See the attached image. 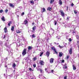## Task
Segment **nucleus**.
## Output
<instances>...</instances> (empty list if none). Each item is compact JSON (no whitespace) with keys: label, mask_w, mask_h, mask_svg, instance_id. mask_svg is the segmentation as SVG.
Here are the masks:
<instances>
[{"label":"nucleus","mask_w":79,"mask_h":79,"mask_svg":"<svg viewBox=\"0 0 79 79\" xmlns=\"http://www.w3.org/2000/svg\"><path fill=\"white\" fill-rule=\"evenodd\" d=\"M27 48L24 49L22 52V54L23 56H24L27 53Z\"/></svg>","instance_id":"nucleus-1"},{"label":"nucleus","mask_w":79,"mask_h":79,"mask_svg":"<svg viewBox=\"0 0 79 79\" xmlns=\"http://www.w3.org/2000/svg\"><path fill=\"white\" fill-rule=\"evenodd\" d=\"M59 12L60 13L61 15L62 16V17H64L65 15H64V13L63 12V10H60Z\"/></svg>","instance_id":"nucleus-2"},{"label":"nucleus","mask_w":79,"mask_h":79,"mask_svg":"<svg viewBox=\"0 0 79 79\" xmlns=\"http://www.w3.org/2000/svg\"><path fill=\"white\" fill-rule=\"evenodd\" d=\"M51 49H52V50H54V52H55L56 54L58 55V52H56V48H55L54 47H53L51 48Z\"/></svg>","instance_id":"nucleus-3"},{"label":"nucleus","mask_w":79,"mask_h":79,"mask_svg":"<svg viewBox=\"0 0 79 79\" xmlns=\"http://www.w3.org/2000/svg\"><path fill=\"white\" fill-rule=\"evenodd\" d=\"M53 61H54V58H51L50 60V62L51 63H53Z\"/></svg>","instance_id":"nucleus-4"},{"label":"nucleus","mask_w":79,"mask_h":79,"mask_svg":"<svg viewBox=\"0 0 79 79\" xmlns=\"http://www.w3.org/2000/svg\"><path fill=\"white\" fill-rule=\"evenodd\" d=\"M28 23V21L26 20H25L24 22H23V24H27Z\"/></svg>","instance_id":"nucleus-5"},{"label":"nucleus","mask_w":79,"mask_h":79,"mask_svg":"<svg viewBox=\"0 0 79 79\" xmlns=\"http://www.w3.org/2000/svg\"><path fill=\"white\" fill-rule=\"evenodd\" d=\"M50 54V51H47V52L46 53V55L47 57H48V56H49Z\"/></svg>","instance_id":"nucleus-6"},{"label":"nucleus","mask_w":79,"mask_h":79,"mask_svg":"<svg viewBox=\"0 0 79 79\" xmlns=\"http://www.w3.org/2000/svg\"><path fill=\"white\" fill-rule=\"evenodd\" d=\"M40 64L41 66H44V62L43 60H41L40 62Z\"/></svg>","instance_id":"nucleus-7"},{"label":"nucleus","mask_w":79,"mask_h":79,"mask_svg":"<svg viewBox=\"0 0 79 79\" xmlns=\"http://www.w3.org/2000/svg\"><path fill=\"white\" fill-rule=\"evenodd\" d=\"M9 5L10 7H11V8H15V6L12 3H9Z\"/></svg>","instance_id":"nucleus-8"},{"label":"nucleus","mask_w":79,"mask_h":79,"mask_svg":"<svg viewBox=\"0 0 79 79\" xmlns=\"http://www.w3.org/2000/svg\"><path fill=\"white\" fill-rule=\"evenodd\" d=\"M63 55V53L62 52H60L59 54V57H61Z\"/></svg>","instance_id":"nucleus-9"},{"label":"nucleus","mask_w":79,"mask_h":79,"mask_svg":"<svg viewBox=\"0 0 79 79\" xmlns=\"http://www.w3.org/2000/svg\"><path fill=\"white\" fill-rule=\"evenodd\" d=\"M73 52V49H72V48H71L70 49V50H69V53L70 55H71L72 54V52Z\"/></svg>","instance_id":"nucleus-10"},{"label":"nucleus","mask_w":79,"mask_h":79,"mask_svg":"<svg viewBox=\"0 0 79 79\" xmlns=\"http://www.w3.org/2000/svg\"><path fill=\"white\" fill-rule=\"evenodd\" d=\"M16 32L17 34H19L21 32V31L18 29L16 30Z\"/></svg>","instance_id":"nucleus-11"},{"label":"nucleus","mask_w":79,"mask_h":79,"mask_svg":"<svg viewBox=\"0 0 79 79\" xmlns=\"http://www.w3.org/2000/svg\"><path fill=\"white\" fill-rule=\"evenodd\" d=\"M4 31L5 33H6L7 32H8V30H7V28L6 27H5L4 29Z\"/></svg>","instance_id":"nucleus-12"},{"label":"nucleus","mask_w":79,"mask_h":79,"mask_svg":"<svg viewBox=\"0 0 79 79\" xmlns=\"http://www.w3.org/2000/svg\"><path fill=\"white\" fill-rule=\"evenodd\" d=\"M28 50H32V47L31 46H29L28 48Z\"/></svg>","instance_id":"nucleus-13"},{"label":"nucleus","mask_w":79,"mask_h":79,"mask_svg":"<svg viewBox=\"0 0 79 79\" xmlns=\"http://www.w3.org/2000/svg\"><path fill=\"white\" fill-rule=\"evenodd\" d=\"M12 24V23L11 22V21H10L9 22V23H8L7 25L9 26H10V24Z\"/></svg>","instance_id":"nucleus-14"},{"label":"nucleus","mask_w":79,"mask_h":79,"mask_svg":"<svg viewBox=\"0 0 79 79\" xmlns=\"http://www.w3.org/2000/svg\"><path fill=\"white\" fill-rule=\"evenodd\" d=\"M59 3L60 5H62V1L61 0H59Z\"/></svg>","instance_id":"nucleus-15"},{"label":"nucleus","mask_w":79,"mask_h":79,"mask_svg":"<svg viewBox=\"0 0 79 79\" xmlns=\"http://www.w3.org/2000/svg\"><path fill=\"white\" fill-rule=\"evenodd\" d=\"M32 29H33V31H35V29H36V26H34Z\"/></svg>","instance_id":"nucleus-16"},{"label":"nucleus","mask_w":79,"mask_h":79,"mask_svg":"<svg viewBox=\"0 0 79 79\" xmlns=\"http://www.w3.org/2000/svg\"><path fill=\"white\" fill-rule=\"evenodd\" d=\"M73 70H76V66L73 65Z\"/></svg>","instance_id":"nucleus-17"},{"label":"nucleus","mask_w":79,"mask_h":79,"mask_svg":"<svg viewBox=\"0 0 79 79\" xmlns=\"http://www.w3.org/2000/svg\"><path fill=\"white\" fill-rule=\"evenodd\" d=\"M1 19L2 21H5V17L4 16H3L2 18Z\"/></svg>","instance_id":"nucleus-18"},{"label":"nucleus","mask_w":79,"mask_h":79,"mask_svg":"<svg viewBox=\"0 0 79 79\" xmlns=\"http://www.w3.org/2000/svg\"><path fill=\"white\" fill-rule=\"evenodd\" d=\"M47 10L48 11H52V8L48 7L47 9Z\"/></svg>","instance_id":"nucleus-19"},{"label":"nucleus","mask_w":79,"mask_h":79,"mask_svg":"<svg viewBox=\"0 0 79 79\" xmlns=\"http://www.w3.org/2000/svg\"><path fill=\"white\" fill-rule=\"evenodd\" d=\"M14 29H15L14 26L12 27H11V31H14Z\"/></svg>","instance_id":"nucleus-20"},{"label":"nucleus","mask_w":79,"mask_h":79,"mask_svg":"<svg viewBox=\"0 0 79 79\" xmlns=\"http://www.w3.org/2000/svg\"><path fill=\"white\" fill-rule=\"evenodd\" d=\"M7 43L6 42L4 44V45L6 47H8V45L7 44Z\"/></svg>","instance_id":"nucleus-21"},{"label":"nucleus","mask_w":79,"mask_h":79,"mask_svg":"<svg viewBox=\"0 0 79 79\" xmlns=\"http://www.w3.org/2000/svg\"><path fill=\"white\" fill-rule=\"evenodd\" d=\"M30 2L31 3H32L33 5H34V1H33V0L31 1Z\"/></svg>","instance_id":"nucleus-22"},{"label":"nucleus","mask_w":79,"mask_h":79,"mask_svg":"<svg viewBox=\"0 0 79 79\" xmlns=\"http://www.w3.org/2000/svg\"><path fill=\"white\" fill-rule=\"evenodd\" d=\"M33 59V61H36V60H37V57H35Z\"/></svg>","instance_id":"nucleus-23"},{"label":"nucleus","mask_w":79,"mask_h":79,"mask_svg":"<svg viewBox=\"0 0 79 79\" xmlns=\"http://www.w3.org/2000/svg\"><path fill=\"white\" fill-rule=\"evenodd\" d=\"M16 64L15 63H14L13 65H12V66L13 68H15L16 66Z\"/></svg>","instance_id":"nucleus-24"},{"label":"nucleus","mask_w":79,"mask_h":79,"mask_svg":"<svg viewBox=\"0 0 79 79\" xmlns=\"http://www.w3.org/2000/svg\"><path fill=\"white\" fill-rule=\"evenodd\" d=\"M54 23L55 25L56 26V24H57V22H56V20H55Z\"/></svg>","instance_id":"nucleus-25"},{"label":"nucleus","mask_w":79,"mask_h":79,"mask_svg":"<svg viewBox=\"0 0 79 79\" xmlns=\"http://www.w3.org/2000/svg\"><path fill=\"white\" fill-rule=\"evenodd\" d=\"M66 65H67L66 64H65L64 66L65 69H67V68H68V67L66 66Z\"/></svg>","instance_id":"nucleus-26"},{"label":"nucleus","mask_w":79,"mask_h":79,"mask_svg":"<svg viewBox=\"0 0 79 79\" xmlns=\"http://www.w3.org/2000/svg\"><path fill=\"white\" fill-rule=\"evenodd\" d=\"M53 2H54V0H51L50 2V3L52 4Z\"/></svg>","instance_id":"nucleus-27"},{"label":"nucleus","mask_w":79,"mask_h":79,"mask_svg":"<svg viewBox=\"0 0 79 79\" xmlns=\"http://www.w3.org/2000/svg\"><path fill=\"white\" fill-rule=\"evenodd\" d=\"M59 48H63L64 47L63 46H61L60 45H59Z\"/></svg>","instance_id":"nucleus-28"},{"label":"nucleus","mask_w":79,"mask_h":79,"mask_svg":"<svg viewBox=\"0 0 79 79\" xmlns=\"http://www.w3.org/2000/svg\"><path fill=\"white\" fill-rule=\"evenodd\" d=\"M42 9L43 10V11H42L43 12H45V8H42Z\"/></svg>","instance_id":"nucleus-29"},{"label":"nucleus","mask_w":79,"mask_h":79,"mask_svg":"<svg viewBox=\"0 0 79 79\" xmlns=\"http://www.w3.org/2000/svg\"><path fill=\"white\" fill-rule=\"evenodd\" d=\"M74 13L75 14H77V10H74Z\"/></svg>","instance_id":"nucleus-30"},{"label":"nucleus","mask_w":79,"mask_h":79,"mask_svg":"<svg viewBox=\"0 0 79 79\" xmlns=\"http://www.w3.org/2000/svg\"><path fill=\"white\" fill-rule=\"evenodd\" d=\"M76 38L78 40H79V36L78 35H77L76 36Z\"/></svg>","instance_id":"nucleus-31"},{"label":"nucleus","mask_w":79,"mask_h":79,"mask_svg":"<svg viewBox=\"0 0 79 79\" xmlns=\"http://www.w3.org/2000/svg\"><path fill=\"white\" fill-rule=\"evenodd\" d=\"M44 53V52H42L40 55V56H42V55H43V54Z\"/></svg>","instance_id":"nucleus-32"},{"label":"nucleus","mask_w":79,"mask_h":79,"mask_svg":"<svg viewBox=\"0 0 79 79\" xmlns=\"http://www.w3.org/2000/svg\"><path fill=\"white\" fill-rule=\"evenodd\" d=\"M32 37H33V38H35V35H34V34H33V35H32Z\"/></svg>","instance_id":"nucleus-33"},{"label":"nucleus","mask_w":79,"mask_h":79,"mask_svg":"<svg viewBox=\"0 0 79 79\" xmlns=\"http://www.w3.org/2000/svg\"><path fill=\"white\" fill-rule=\"evenodd\" d=\"M8 11V9L6 10L5 11V13H7Z\"/></svg>","instance_id":"nucleus-34"},{"label":"nucleus","mask_w":79,"mask_h":79,"mask_svg":"<svg viewBox=\"0 0 79 79\" xmlns=\"http://www.w3.org/2000/svg\"><path fill=\"white\" fill-rule=\"evenodd\" d=\"M69 42H71L72 41V40H71V38H69Z\"/></svg>","instance_id":"nucleus-35"},{"label":"nucleus","mask_w":79,"mask_h":79,"mask_svg":"<svg viewBox=\"0 0 79 79\" xmlns=\"http://www.w3.org/2000/svg\"><path fill=\"white\" fill-rule=\"evenodd\" d=\"M3 10H0V13H2L3 12Z\"/></svg>","instance_id":"nucleus-36"},{"label":"nucleus","mask_w":79,"mask_h":79,"mask_svg":"<svg viewBox=\"0 0 79 79\" xmlns=\"http://www.w3.org/2000/svg\"><path fill=\"white\" fill-rule=\"evenodd\" d=\"M64 79H67V76L64 77Z\"/></svg>","instance_id":"nucleus-37"},{"label":"nucleus","mask_w":79,"mask_h":79,"mask_svg":"<svg viewBox=\"0 0 79 79\" xmlns=\"http://www.w3.org/2000/svg\"><path fill=\"white\" fill-rule=\"evenodd\" d=\"M23 15H24V12H22V13L21 14L22 16H23Z\"/></svg>","instance_id":"nucleus-38"},{"label":"nucleus","mask_w":79,"mask_h":79,"mask_svg":"<svg viewBox=\"0 0 79 79\" xmlns=\"http://www.w3.org/2000/svg\"><path fill=\"white\" fill-rule=\"evenodd\" d=\"M33 66L34 68H35V67H36V64H34L33 65Z\"/></svg>","instance_id":"nucleus-39"},{"label":"nucleus","mask_w":79,"mask_h":79,"mask_svg":"<svg viewBox=\"0 0 79 79\" xmlns=\"http://www.w3.org/2000/svg\"><path fill=\"white\" fill-rule=\"evenodd\" d=\"M40 73H42V70L40 69Z\"/></svg>","instance_id":"nucleus-40"},{"label":"nucleus","mask_w":79,"mask_h":79,"mask_svg":"<svg viewBox=\"0 0 79 79\" xmlns=\"http://www.w3.org/2000/svg\"><path fill=\"white\" fill-rule=\"evenodd\" d=\"M61 63H64V60H62V62Z\"/></svg>","instance_id":"nucleus-41"},{"label":"nucleus","mask_w":79,"mask_h":79,"mask_svg":"<svg viewBox=\"0 0 79 79\" xmlns=\"http://www.w3.org/2000/svg\"><path fill=\"white\" fill-rule=\"evenodd\" d=\"M6 38L5 37V35H4V37H3V39H5Z\"/></svg>","instance_id":"nucleus-42"},{"label":"nucleus","mask_w":79,"mask_h":79,"mask_svg":"<svg viewBox=\"0 0 79 79\" xmlns=\"http://www.w3.org/2000/svg\"><path fill=\"white\" fill-rule=\"evenodd\" d=\"M74 4H73V3H72L71 4V6H74Z\"/></svg>","instance_id":"nucleus-43"},{"label":"nucleus","mask_w":79,"mask_h":79,"mask_svg":"<svg viewBox=\"0 0 79 79\" xmlns=\"http://www.w3.org/2000/svg\"><path fill=\"white\" fill-rule=\"evenodd\" d=\"M29 70H30V71H32V69L31 68H29Z\"/></svg>","instance_id":"nucleus-44"},{"label":"nucleus","mask_w":79,"mask_h":79,"mask_svg":"<svg viewBox=\"0 0 79 79\" xmlns=\"http://www.w3.org/2000/svg\"><path fill=\"white\" fill-rule=\"evenodd\" d=\"M66 8H67V11H68V6H67Z\"/></svg>","instance_id":"nucleus-45"},{"label":"nucleus","mask_w":79,"mask_h":79,"mask_svg":"<svg viewBox=\"0 0 79 79\" xmlns=\"http://www.w3.org/2000/svg\"><path fill=\"white\" fill-rule=\"evenodd\" d=\"M69 56H67V59H69Z\"/></svg>","instance_id":"nucleus-46"},{"label":"nucleus","mask_w":79,"mask_h":79,"mask_svg":"<svg viewBox=\"0 0 79 79\" xmlns=\"http://www.w3.org/2000/svg\"><path fill=\"white\" fill-rule=\"evenodd\" d=\"M40 68H39V69H37V71H40Z\"/></svg>","instance_id":"nucleus-47"},{"label":"nucleus","mask_w":79,"mask_h":79,"mask_svg":"<svg viewBox=\"0 0 79 79\" xmlns=\"http://www.w3.org/2000/svg\"><path fill=\"white\" fill-rule=\"evenodd\" d=\"M34 24H35V23H34V22H33L32 23V25H34Z\"/></svg>","instance_id":"nucleus-48"},{"label":"nucleus","mask_w":79,"mask_h":79,"mask_svg":"<svg viewBox=\"0 0 79 79\" xmlns=\"http://www.w3.org/2000/svg\"><path fill=\"white\" fill-rule=\"evenodd\" d=\"M74 33H76V31H74L72 32V34H74Z\"/></svg>","instance_id":"nucleus-49"},{"label":"nucleus","mask_w":79,"mask_h":79,"mask_svg":"<svg viewBox=\"0 0 79 79\" xmlns=\"http://www.w3.org/2000/svg\"><path fill=\"white\" fill-rule=\"evenodd\" d=\"M53 71H54L53 70H51L52 73H53Z\"/></svg>","instance_id":"nucleus-50"},{"label":"nucleus","mask_w":79,"mask_h":79,"mask_svg":"<svg viewBox=\"0 0 79 79\" xmlns=\"http://www.w3.org/2000/svg\"><path fill=\"white\" fill-rule=\"evenodd\" d=\"M67 19H68V20H69V17H67Z\"/></svg>","instance_id":"nucleus-51"},{"label":"nucleus","mask_w":79,"mask_h":79,"mask_svg":"<svg viewBox=\"0 0 79 79\" xmlns=\"http://www.w3.org/2000/svg\"><path fill=\"white\" fill-rule=\"evenodd\" d=\"M77 44L79 43V41H77Z\"/></svg>","instance_id":"nucleus-52"},{"label":"nucleus","mask_w":79,"mask_h":79,"mask_svg":"<svg viewBox=\"0 0 79 79\" xmlns=\"http://www.w3.org/2000/svg\"><path fill=\"white\" fill-rule=\"evenodd\" d=\"M78 50H79V45H78Z\"/></svg>","instance_id":"nucleus-53"},{"label":"nucleus","mask_w":79,"mask_h":79,"mask_svg":"<svg viewBox=\"0 0 79 79\" xmlns=\"http://www.w3.org/2000/svg\"><path fill=\"white\" fill-rule=\"evenodd\" d=\"M47 68L45 69V70L47 71Z\"/></svg>","instance_id":"nucleus-54"},{"label":"nucleus","mask_w":79,"mask_h":79,"mask_svg":"<svg viewBox=\"0 0 79 79\" xmlns=\"http://www.w3.org/2000/svg\"><path fill=\"white\" fill-rule=\"evenodd\" d=\"M61 19H61V18H60V20L61 21Z\"/></svg>","instance_id":"nucleus-55"},{"label":"nucleus","mask_w":79,"mask_h":79,"mask_svg":"<svg viewBox=\"0 0 79 79\" xmlns=\"http://www.w3.org/2000/svg\"><path fill=\"white\" fill-rule=\"evenodd\" d=\"M5 66V67H7V65H6Z\"/></svg>","instance_id":"nucleus-56"},{"label":"nucleus","mask_w":79,"mask_h":79,"mask_svg":"<svg viewBox=\"0 0 79 79\" xmlns=\"http://www.w3.org/2000/svg\"><path fill=\"white\" fill-rule=\"evenodd\" d=\"M54 44H56V43H54Z\"/></svg>","instance_id":"nucleus-57"},{"label":"nucleus","mask_w":79,"mask_h":79,"mask_svg":"<svg viewBox=\"0 0 79 79\" xmlns=\"http://www.w3.org/2000/svg\"><path fill=\"white\" fill-rule=\"evenodd\" d=\"M31 79H34V78H31Z\"/></svg>","instance_id":"nucleus-58"},{"label":"nucleus","mask_w":79,"mask_h":79,"mask_svg":"<svg viewBox=\"0 0 79 79\" xmlns=\"http://www.w3.org/2000/svg\"><path fill=\"white\" fill-rule=\"evenodd\" d=\"M35 1H36L37 0H34Z\"/></svg>","instance_id":"nucleus-59"},{"label":"nucleus","mask_w":79,"mask_h":79,"mask_svg":"<svg viewBox=\"0 0 79 79\" xmlns=\"http://www.w3.org/2000/svg\"><path fill=\"white\" fill-rule=\"evenodd\" d=\"M18 17H19V15H18Z\"/></svg>","instance_id":"nucleus-60"}]
</instances>
